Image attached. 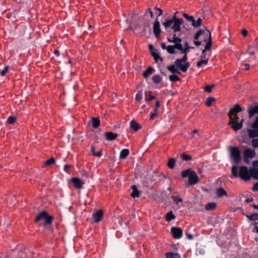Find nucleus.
Returning <instances> with one entry per match:
<instances>
[{
    "mask_svg": "<svg viewBox=\"0 0 258 258\" xmlns=\"http://www.w3.org/2000/svg\"><path fill=\"white\" fill-rule=\"evenodd\" d=\"M253 189L255 191L258 190V182H256L253 186Z\"/></svg>",
    "mask_w": 258,
    "mask_h": 258,
    "instance_id": "obj_59",
    "label": "nucleus"
},
{
    "mask_svg": "<svg viewBox=\"0 0 258 258\" xmlns=\"http://www.w3.org/2000/svg\"><path fill=\"white\" fill-rule=\"evenodd\" d=\"M160 106V101L159 100L156 101V106H155V108L154 109V111L155 112H157L158 108H159Z\"/></svg>",
    "mask_w": 258,
    "mask_h": 258,
    "instance_id": "obj_52",
    "label": "nucleus"
},
{
    "mask_svg": "<svg viewBox=\"0 0 258 258\" xmlns=\"http://www.w3.org/2000/svg\"><path fill=\"white\" fill-rule=\"evenodd\" d=\"M16 119H17V117L16 116H10L8 118V120L7 121V123H8V124H13L15 122Z\"/></svg>",
    "mask_w": 258,
    "mask_h": 258,
    "instance_id": "obj_38",
    "label": "nucleus"
},
{
    "mask_svg": "<svg viewBox=\"0 0 258 258\" xmlns=\"http://www.w3.org/2000/svg\"><path fill=\"white\" fill-rule=\"evenodd\" d=\"M247 217L252 220H258V214H252L249 216H247Z\"/></svg>",
    "mask_w": 258,
    "mask_h": 258,
    "instance_id": "obj_43",
    "label": "nucleus"
},
{
    "mask_svg": "<svg viewBox=\"0 0 258 258\" xmlns=\"http://www.w3.org/2000/svg\"><path fill=\"white\" fill-rule=\"evenodd\" d=\"M155 97L152 95V92L150 91H146L145 92V101L147 102H150Z\"/></svg>",
    "mask_w": 258,
    "mask_h": 258,
    "instance_id": "obj_21",
    "label": "nucleus"
},
{
    "mask_svg": "<svg viewBox=\"0 0 258 258\" xmlns=\"http://www.w3.org/2000/svg\"><path fill=\"white\" fill-rule=\"evenodd\" d=\"M248 112L250 117H252L254 114H258V105L249 106Z\"/></svg>",
    "mask_w": 258,
    "mask_h": 258,
    "instance_id": "obj_17",
    "label": "nucleus"
},
{
    "mask_svg": "<svg viewBox=\"0 0 258 258\" xmlns=\"http://www.w3.org/2000/svg\"><path fill=\"white\" fill-rule=\"evenodd\" d=\"M216 204L215 203H210L206 205V209L210 211L216 208Z\"/></svg>",
    "mask_w": 258,
    "mask_h": 258,
    "instance_id": "obj_34",
    "label": "nucleus"
},
{
    "mask_svg": "<svg viewBox=\"0 0 258 258\" xmlns=\"http://www.w3.org/2000/svg\"><path fill=\"white\" fill-rule=\"evenodd\" d=\"M229 116L230 118L229 123L234 131H237L242 127L244 119H239L237 115H230Z\"/></svg>",
    "mask_w": 258,
    "mask_h": 258,
    "instance_id": "obj_4",
    "label": "nucleus"
},
{
    "mask_svg": "<svg viewBox=\"0 0 258 258\" xmlns=\"http://www.w3.org/2000/svg\"><path fill=\"white\" fill-rule=\"evenodd\" d=\"M142 99V91L139 90L135 96V100L136 101L139 102L141 101Z\"/></svg>",
    "mask_w": 258,
    "mask_h": 258,
    "instance_id": "obj_33",
    "label": "nucleus"
},
{
    "mask_svg": "<svg viewBox=\"0 0 258 258\" xmlns=\"http://www.w3.org/2000/svg\"><path fill=\"white\" fill-rule=\"evenodd\" d=\"M130 127L133 129L135 131H138L139 129L141 128V126L135 121V120H132L130 122Z\"/></svg>",
    "mask_w": 258,
    "mask_h": 258,
    "instance_id": "obj_25",
    "label": "nucleus"
},
{
    "mask_svg": "<svg viewBox=\"0 0 258 258\" xmlns=\"http://www.w3.org/2000/svg\"><path fill=\"white\" fill-rule=\"evenodd\" d=\"M252 127H258V116L251 125Z\"/></svg>",
    "mask_w": 258,
    "mask_h": 258,
    "instance_id": "obj_51",
    "label": "nucleus"
},
{
    "mask_svg": "<svg viewBox=\"0 0 258 258\" xmlns=\"http://www.w3.org/2000/svg\"><path fill=\"white\" fill-rule=\"evenodd\" d=\"M172 199L176 203V204L177 205H179V206L181 205L182 200L180 197L172 196Z\"/></svg>",
    "mask_w": 258,
    "mask_h": 258,
    "instance_id": "obj_36",
    "label": "nucleus"
},
{
    "mask_svg": "<svg viewBox=\"0 0 258 258\" xmlns=\"http://www.w3.org/2000/svg\"><path fill=\"white\" fill-rule=\"evenodd\" d=\"M152 55L154 57V59L156 63H158L159 61L161 62L163 61V58L159 55L158 51L156 52H153V54H152Z\"/></svg>",
    "mask_w": 258,
    "mask_h": 258,
    "instance_id": "obj_26",
    "label": "nucleus"
},
{
    "mask_svg": "<svg viewBox=\"0 0 258 258\" xmlns=\"http://www.w3.org/2000/svg\"><path fill=\"white\" fill-rule=\"evenodd\" d=\"M187 56H183L181 59H176L174 64L167 67V69L172 73L179 74V71L185 72L190 66L189 63L186 61Z\"/></svg>",
    "mask_w": 258,
    "mask_h": 258,
    "instance_id": "obj_2",
    "label": "nucleus"
},
{
    "mask_svg": "<svg viewBox=\"0 0 258 258\" xmlns=\"http://www.w3.org/2000/svg\"><path fill=\"white\" fill-rule=\"evenodd\" d=\"M155 10L159 12L158 17H157L158 18V17L160 16L162 14V11L161 10V9L158 8H156Z\"/></svg>",
    "mask_w": 258,
    "mask_h": 258,
    "instance_id": "obj_58",
    "label": "nucleus"
},
{
    "mask_svg": "<svg viewBox=\"0 0 258 258\" xmlns=\"http://www.w3.org/2000/svg\"><path fill=\"white\" fill-rule=\"evenodd\" d=\"M183 16L187 21L191 22V25L195 28H199L202 25V20L200 18L195 20L192 16H188L186 13H183Z\"/></svg>",
    "mask_w": 258,
    "mask_h": 258,
    "instance_id": "obj_9",
    "label": "nucleus"
},
{
    "mask_svg": "<svg viewBox=\"0 0 258 258\" xmlns=\"http://www.w3.org/2000/svg\"><path fill=\"white\" fill-rule=\"evenodd\" d=\"M91 151H92L93 154L94 155H95V156H98V157H100L102 155V151H101V150H99L98 152H95V148L94 147H91Z\"/></svg>",
    "mask_w": 258,
    "mask_h": 258,
    "instance_id": "obj_40",
    "label": "nucleus"
},
{
    "mask_svg": "<svg viewBox=\"0 0 258 258\" xmlns=\"http://www.w3.org/2000/svg\"><path fill=\"white\" fill-rule=\"evenodd\" d=\"M132 188L133 190L131 194L132 197H133V198L139 197L140 196V193L139 190L137 189V187L135 185H132Z\"/></svg>",
    "mask_w": 258,
    "mask_h": 258,
    "instance_id": "obj_22",
    "label": "nucleus"
},
{
    "mask_svg": "<svg viewBox=\"0 0 258 258\" xmlns=\"http://www.w3.org/2000/svg\"><path fill=\"white\" fill-rule=\"evenodd\" d=\"M149 49L151 51V54H153V52H156L158 50L154 48V46L152 44H150L149 46Z\"/></svg>",
    "mask_w": 258,
    "mask_h": 258,
    "instance_id": "obj_48",
    "label": "nucleus"
},
{
    "mask_svg": "<svg viewBox=\"0 0 258 258\" xmlns=\"http://www.w3.org/2000/svg\"><path fill=\"white\" fill-rule=\"evenodd\" d=\"M169 78L171 81H176L179 80V77L175 75H172L169 76Z\"/></svg>",
    "mask_w": 258,
    "mask_h": 258,
    "instance_id": "obj_45",
    "label": "nucleus"
},
{
    "mask_svg": "<svg viewBox=\"0 0 258 258\" xmlns=\"http://www.w3.org/2000/svg\"><path fill=\"white\" fill-rule=\"evenodd\" d=\"M166 258H181L180 255L177 253L167 252L166 253Z\"/></svg>",
    "mask_w": 258,
    "mask_h": 258,
    "instance_id": "obj_29",
    "label": "nucleus"
},
{
    "mask_svg": "<svg viewBox=\"0 0 258 258\" xmlns=\"http://www.w3.org/2000/svg\"><path fill=\"white\" fill-rule=\"evenodd\" d=\"M251 145L253 148H258V138L255 139H253L251 141Z\"/></svg>",
    "mask_w": 258,
    "mask_h": 258,
    "instance_id": "obj_46",
    "label": "nucleus"
},
{
    "mask_svg": "<svg viewBox=\"0 0 258 258\" xmlns=\"http://www.w3.org/2000/svg\"><path fill=\"white\" fill-rule=\"evenodd\" d=\"M92 124L94 127H98L100 125V121L99 119L98 118L93 117Z\"/></svg>",
    "mask_w": 258,
    "mask_h": 258,
    "instance_id": "obj_32",
    "label": "nucleus"
},
{
    "mask_svg": "<svg viewBox=\"0 0 258 258\" xmlns=\"http://www.w3.org/2000/svg\"><path fill=\"white\" fill-rule=\"evenodd\" d=\"M69 168V165H64V170L66 171L67 172L68 171Z\"/></svg>",
    "mask_w": 258,
    "mask_h": 258,
    "instance_id": "obj_62",
    "label": "nucleus"
},
{
    "mask_svg": "<svg viewBox=\"0 0 258 258\" xmlns=\"http://www.w3.org/2000/svg\"><path fill=\"white\" fill-rule=\"evenodd\" d=\"M199 133V131L198 130H194L192 132V136H191V138H195V135H198Z\"/></svg>",
    "mask_w": 258,
    "mask_h": 258,
    "instance_id": "obj_55",
    "label": "nucleus"
},
{
    "mask_svg": "<svg viewBox=\"0 0 258 258\" xmlns=\"http://www.w3.org/2000/svg\"><path fill=\"white\" fill-rule=\"evenodd\" d=\"M129 150L127 149H122L119 153L120 159H125L129 154Z\"/></svg>",
    "mask_w": 258,
    "mask_h": 258,
    "instance_id": "obj_23",
    "label": "nucleus"
},
{
    "mask_svg": "<svg viewBox=\"0 0 258 258\" xmlns=\"http://www.w3.org/2000/svg\"><path fill=\"white\" fill-rule=\"evenodd\" d=\"M230 152L231 156L233 158L236 163H239L241 161V156L240 151L237 147H230Z\"/></svg>",
    "mask_w": 258,
    "mask_h": 258,
    "instance_id": "obj_8",
    "label": "nucleus"
},
{
    "mask_svg": "<svg viewBox=\"0 0 258 258\" xmlns=\"http://www.w3.org/2000/svg\"><path fill=\"white\" fill-rule=\"evenodd\" d=\"M169 41L174 43V45L173 46L175 49L179 50L182 49V45L181 44V39L179 37L176 36L175 34H174L172 40H169Z\"/></svg>",
    "mask_w": 258,
    "mask_h": 258,
    "instance_id": "obj_10",
    "label": "nucleus"
},
{
    "mask_svg": "<svg viewBox=\"0 0 258 258\" xmlns=\"http://www.w3.org/2000/svg\"><path fill=\"white\" fill-rule=\"evenodd\" d=\"M154 69L152 67H149L147 70L143 73V76L145 78H147L153 72Z\"/></svg>",
    "mask_w": 258,
    "mask_h": 258,
    "instance_id": "obj_28",
    "label": "nucleus"
},
{
    "mask_svg": "<svg viewBox=\"0 0 258 258\" xmlns=\"http://www.w3.org/2000/svg\"><path fill=\"white\" fill-rule=\"evenodd\" d=\"M175 48L173 45H168L167 46V51L170 54L174 53Z\"/></svg>",
    "mask_w": 258,
    "mask_h": 258,
    "instance_id": "obj_39",
    "label": "nucleus"
},
{
    "mask_svg": "<svg viewBox=\"0 0 258 258\" xmlns=\"http://www.w3.org/2000/svg\"><path fill=\"white\" fill-rule=\"evenodd\" d=\"M243 159L245 163H249L250 160L253 159L255 156V152L254 150L244 147L243 152Z\"/></svg>",
    "mask_w": 258,
    "mask_h": 258,
    "instance_id": "obj_6",
    "label": "nucleus"
},
{
    "mask_svg": "<svg viewBox=\"0 0 258 258\" xmlns=\"http://www.w3.org/2000/svg\"><path fill=\"white\" fill-rule=\"evenodd\" d=\"M216 195L218 198H221L224 196L227 195L226 191L223 188H218L216 191Z\"/></svg>",
    "mask_w": 258,
    "mask_h": 258,
    "instance_id": "obj_24",
    "label": "nucleus"
},
{
    "mask_svg": "<svg viewBox=\"0 0 258 258\" xmlns=\"http://www.w3.org/2000/svg\"><path fill=\"white\" fill-rule=\"evenodd\" d=\"M152 80L155 83L159 84L161 82L162 79L159 75H154L153 77Z\"/></svg>",
    "mask_w": 258,
    "mask_h": 258,
    "instance_id": "obj_37",
    "label": "nucleus"
},
{
    "mask_svg": "<svg viewBox=\"0 0 258 258\" xmlns=\"http://www.w3.org/2000/svg\"><path fill=\"white\" fill-rule=\"evenodd\" d=\"M9 67L8 66L5 67V68L1 72V75L4 76L8 72Z\"/></svg>",
    "mask_w": 258,
    "mask_h": 258,
    "instance_id": "obj_49",
    "label": "nucleus"
},
{
    "mask_svg": "<svg viewBox=\"0 0 258 258\" xmlns=\"http://www.w3.org/2000/svg\"><path fill=\"white\" fill-rule=\"evenodd\" d=\"M253 167L251 168V172H252V177L254 179H258V161H254L252 162Z\"/></svg>",
    "mask_w": 258,
    "mask_h": 258,
    "instance_id": "obj_11",
    "label": "nucleus"
},
{
    "mask_svg": "<svg viewBox=\"0 0 258 258\" xmlns=\"http://www.w3.org/2000/svg\"><path fill=\"white\" fill-rule=\"evenodd\" d=\"M232 176H239L241 179L245 181H248L252 177L251 168L249 169L246 166H241L238 169V167L236 165H233L231 169Z\"/></svg>",
    "mask_w": 258,
    "mask_h": 258,
    "instance_id": "obj_3",
    "label": "nucleus"
},
{
    "mask_svg": "<svg viewBox=\"0 0 258 258\" xmlns=\"http://www.w3.org/2000/svg\"><path fill=\"white\" fill-rule=\"evenodd\" d=\"M157 112H155L154 111V112H151L150 114V119H154L156 117V116H157Z\"/></svg>",
    "mask_w": 258,
    "mask_h": 258,
    "instance_id": "obj_53",
    "label": "nucleus"
},
{
    "mask_svg": "<svg viewBox=\"0 0 258 258\" xmlns=\"http://www.w3.org/2000/svg\"><path fill=\"white\" fill-rule=\"evenodd\" d=\"M47 216V213L45 212H42L37 216V217L36 218V221H38L42 219L44 220Z\"/></svg>",
    "mask_w": 258,
    "mask_h": 258,
    "instance_id": "obj_31",
    "label": "nucleus"
},
{
    "mask_svg": "<svg viewBox=\"0 0 258 258\" xmlns=\"http://www.w3.org/2000/svg\"><path fill=\"white\" fill-rule=\"evenodd\" d=\"M171 231L174 238L176 239L180 238L182 236V231L179 228L172 227Z\"/></svg>",
    "mask_w": 258,
    "mask_h": 258,
    "instance_id": "obj_12",
    "label": "nucleus"
},
{
    "mask_svg": "<svg viewBox=\"0 0 258 258\" xmlns=\"http://www.w3.org/2000/svg\"><path fill=\"white\" fill-rule=\"evenodd\" d=\"M242 110L241 107L239 105H235L233 108L229 111L228 115H237V113Z\"/></svg>",
    "mask_w": 258,
    "mask_h": 258,
    "instance_id": "obj_18",
    "label": "nucleus"
},
{
    "mask_svg": "<svg viewBox=\"0 0 258 258\" xmlns=\"http://www.w3.org/2000/svg\"><path fill=\"white\" fill-rule=\"evenodd\" d=\"M199 39H200L201 40H203L204 42H206V43H207L208 41H205V37L203 35H201L199 37Z\"/></svg>",
    "mask_w": 258,
    "mask_h": 258,
    "instance_id": "obj_60",
    "label": "nucleus"
},
{
    "mask_svg": "<svg viewBox=\"0 0 258 258\" xmlns=\"http://www.w3.org/2000/svg\"><path fill=\"white\" fill-rule=\"evenodd\" d=\"M242 35L243 37L247 36L248 35V31L245 29H242Z\"/></svg>",
    "mask_w": 258,
    "mask_h": 258,
    "instance_id": "obj_54",
    "label": "nucleus"
},
{
    "mask_svg": "<svg viewBox=\"0 0 258 258\" xmlns=\"http://www.w3.org/2000/svg\"><path fill=\"white\" fill-rule=\"evenodd\" d=\"M202 35L205 37V40H207L208 42L206 44L204 49H203L202 51L201 59H206L207 60H208L209 56L210 55V50L212 44L211 34L210 32L206 28L204 29H200L198 31H197L194 36L195 40L194 43L197 46L201 45L202 44V41H199L198 40L199 39L200 36Z\"/></svg>",
    "mask_w": 258,
    "mask_h": 258,
    "instance_id": "obj_1",
    "label": "nucleus"
},
{
    "mask_svg": "<svg viewBox=\"0 0 258 258\" xmlns=\"http://www.w3.org/2000/svg\"><path fill=\"white\" fill-rule=\"evenodd\" d=\"M208 60H207L206 59H201L197 63V66L198 67H201L203 66L205 64H207Z\"/></svg>",
    "mask_w": 258,
    "mask_h": 258,
    "instance_id": "obj_41",
    "label": "nucleus"
},
{
    "mask_svg": "<svg viewBox=\"0 0 258 258\" xmlns=\"http://www.w3.org/2000/svg\"><path fill=\"white\" fill-rule=\"evenodd\" d=\"M105 137L107 140L108 141H112L115 140L117 137V135L116 134H114L112 132H106L104 134Z\"/></svg>",
    "mask_w": 258,
    "mask_h": 258,
    "instance_id": "obj_19",
    "label": "nucleus"
},
{
    "mask_svg": "<svg viewBox=\"0 0 258 258\" xmlns=\"http://www.w3.org/2000/svg\"><path fill=\"white\" fill-rule=\"evenodd\" d=\"M253 231L256 232L258 233V227L255 226L253 229Z\"/></svg>",
    "mask_w": 258,
    "mask_h": 258,
    "instance_id": "obj_64",
    "label": "nucleus"
},
{
    "mask_svg": "<svg viewBox=\"0 0 258 258\" xmlns=\"http://www.w3.org/2000/svg\"><path fill=\"white\" fill-rule=\"evenodd\" d=\"M54 162H55L54 159L53 158H51L46 161L45 164L47 165H50L53 164L54 163Z\"/></svg>",
    "mask_w": 258,
    "mask_h": 258,
    "instance_id": "obj_47",
    "label": "nucleus"
},
{
    "mask_svg": "<svg viewBox=\"0 0 258 258\" xmlns=\"http://www.w3.org/2000/svg\"><path fill=\"white\" fill-rule=\"evenodd\" d=\"M45 220V224L47 225L49 224L51 222L52 220V217L49 215H47L46 217L44 219Z\"/></svg>",
    "mask_w": 258,
    "mask_h": 258,
    "instance_id": "obj_44",
    "label": "nucleus"
},
{
    "mask_svg": "<svg viewBox=\"0 0 258 258\" xmlns=\"http://www.w3.org/2000/svg\"><path fill=\"white\" fill-rule=\"evenodd\" d=\"M175 218V216L171 211L167 213L165 215V219L168 222H169L172 220H174Z\"/></svg>",
    "mask_w": 258,
    "mask_h": 258,
    "instance_id": "obj_27",
    "label": "nucleus"
},
{
    "mask_svg": "<svg viewBox=\"0 0 258 258\" xmlns=\"http://www.w3.org/2000/svg\"><path fill=\"white\" fill-rule=\"evenodd\" d=\"M182 157L183 159L186 161L188 160L189 159H190V157H189L186 155H185V154H182Z\"/></svg>",
    "mask_w": 258,
    "mask_h": 258,
    "instance_id": "obj_56",
    "label": "nucleus"
},
{
    "mask_svg": "<svg viewBox=\"0 0 258 258\" xmlns=\"http://www.w3.org/2000/svg\"><path fill=\"white\" fill-rule=\"evenodd\" d=\"M173 16H172V19H166L164 22L162 23L163 25L165 27V29L170 28L172 25L173 24Z\"/></svg>",
    "mask_w": 258,
    "mask_h": 258,
    "instance_id": "obj_20",
    "label": "nucleus"
},
{
    "mask_svg": "<svg viewBox=\"0 0 258 258\" xmlns=\"http://www.w3.org/2000/svg\"><path fill=\"white\" fill-rule=\"evenodd\" d=\"M214 87V85H212V86H206L205 87V89L204 90L208 92H211V91H212V88Z\"/></svg>",
    "mask_w": 258,
    "mask_h": 258,
    "instance_id": "obj_50",
    "label": "nucleus"
},
{
    "mask_svg": "<svg viewBox=\"0 0 258 258\" xmlns=\"http://www.w3.org/2000/svg\"><path fill=\"white\" fill-rule=\"evenodd\" d=\"M149 13L150 15V17L151 18H153V13L151 11V9H148L147 11H146V13L147 14V13Z\"/></svg>",
    "mask_w": 258,
    "mask_h": 258,
    "instance_id": "obj_57",
    "label": "nucleus"
},
{
    "mask_svg": "<svg viewBox=\"0 0 258 258\" xmlns=\"http://www.w3.org/2000/svg\"><path fill=\"white\" fill-rule=\"evenodd\" d=\"M215 101L216 99L215 98L212 97H209L206 99L205 101V104H206L207 106H210L212 105L213 103L215 102Z\"/></svg>",
    "mask_w": 258,
    "mask_h": 258,
    "instance_id": "obj_30",
    "label": "nucleus"
},
{
    "mask_svg": "<svg viewBox=\"0 0 258 258\" xmlns=\"http://www.w3.org/2000/svg\"><path fill=\"white\" fill-rule=\"evenodd\" d=\"M102 216H103V211L101 210L97 211L93 214V217L94 220L96 222H99L101 220V219L102 217Z\"/></svg>",
    "mask_w": 258,
    "mask_h": 258,
    "instance_id": "obj_16",
    "label": "nucleus"
},
{
    "mask_svg": "<svg viewBox=\"0 0 258 258\" xmlns=\"http://www.w3.org/2000/svg\"><path fill=\"white\" fill-rule=\"evenodd\" d=\"M252 129H248L247 132L249 138H253L258 137V127H252Z\"/></svg>",
    "mask_w": 258,
    "mask_h": 258,
    "instance_id": "obj_15",
    "label": "nucleus"
},
{
    "mask_svg": "<svg viewBox=\"0 0 258 258\" xmlns=\"http://www.w3.org/2000/svg\"><path fill=\"white\" fill-rule=\"evenodd\" d=\"M153 29H154V33L156 37H158L160 33V23L158 20V18H156L154 26H153Z\"/></svg>",
    "mask_w": 258,
    "mask_h": 258,
    "instance_id": "obj_14",
    "label": "nucleus"
},
{
    "mask_svg": "<svg viewBox=\"0 0 258 258\" xmlns=\"http://www.w3.org/2000/svg\"><path fill=\"white\" fill-rule=\"evenodd\" d=\"M181 175L183 177H188V184L189 185H194L199 181L197 173L191 169L183 171Z\"/></svg>",
    "mask_w": 258,
    "mask_h": 258,
    "instance_id": "obj_5",
    "label": "nucleus"
},
{
    "mask_svg": "<svg viewBox=\"0 0 258 258\" xmlns=\"http://www.w3.org/2000/svg\"><path fill=\"white\" fill-rule=\"evenodd\" d=\"M71 181L76 188H82L84 184V182L78 178H72Z\"/></svg>",
    "mask_w": 258,
    "mask_h": 258,
    "instance_id": "obj_13",
    "label": "nucleus"
},
{
    "mask_svg": "<svg viewBox=\"0 0 258 258\" xmlns=\"http://www.w3.org/2000/svg\"><path fill=\"white\" fill-rule=\"evenodd\" d=\"M192 47H182V49H180V51L181 53H183L184 54V56H187V53L189 52L190 49L192 48Z\"/></svg>",
    "mask_w": 258,
    "mask_h": 258,
    "instance_id": "obj_42",
    "label": "nucleus"
},
{
    "mask_svg": "<svg viewBox=\"0 0 258 258\" xmlns=\"http://www.w3.org/2000/svg\"><path fill=\"white\" fill-rule=\"evenodd\" d=\"M176 14L173 15L174 23L172 26V29L175 33L180 31L181 26L183 23V20L177 18L176 17Z\"/></svg>",
    "mask_w": 258,
    "mask_h": 258,
    "instance_id": "obj_7",
    "label": "nucleus"
},
{
    "mask_svg": "<svg viewBox=\"0 0 258 258\" xmlns=\"http://www.w3.org/2000/svg\"><path fill=\"white\" fill-rule=\"evenodd\" d=\"M175 162H176V160L174 158L169 159L168 160V167L171 169L173 168L174 167Z\"/></svg>",
    "mask_w": 258,
    "mask_h": 258,
    "instance_id": "obj_35",
    "label": "nucleus"
},
{
    "mask_svg": "<svg viewBox=\"0 0 258 258\" xmlns=\"http://www.w3.org/2000/svg\"><path fill=\"white\" fill-rule=\"evenodd\" d=\"M54 54L57 56H58L59 55V52L58 50H55L54 51Z\"/></svg>",
    "mask_w": 258,
    "mask_h": 258,
    "instance_id": "obj_63",
    "label": "nucleus"
},
{
    "mask_svg": "<svg viewBox=\"0 0 258 258\" xmlns=\"http://www.w3.org/2000/svg\"><path fill=\"white\" fill-rule=\"evenodd\" d=\"M161 46L163 49H166V50L167 49V46L165 45V44L164 43H161Z\"/></svg>",
    "mask_w": 258,
    "mask_h": 258,
    "instance_id": "obj_61",
    "label": "nucleus"
}]
</instances>
